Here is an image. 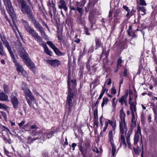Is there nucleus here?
<instances>
[{
    "label": "nucleus",
    "instance_id": "nucleus-19",
    "mask_svg": "<svg viewBox=\"0 0 157 157\" xmlns=\"http://www.w3.org/2000/svg\"><path fill=\"white\" fill-rule=\"evenodd\" d=\"M54 133V132L53 131H51L49 133L46 132L43 134L42 136H40V139L43 140H45L47 138L49 139L52 137V134Z\"/></svg>",
    "mask_w": 157,
    "mask_h": 157
},
{
    "label": "nucleus",
    "instance_id": "nucleus-41",
    "mask_svg": "<svg viewBox=\"0 0 157 157\" xmlns=\"http://www.w3.org/2000/svg\"><path fill=\"white\" fill-rule=\"evenodd\" d=\"M98 120H94V126L96 128L98 127Z\"/></svg>",
    "mask_w": 157,
    "mask_h": 157
},
{
    "label": "nucleus",
    "instance_id": "nucleus-16",
    "mask_svg": "<svg viewBox=\"0 0 157 157\" xmlns=\"http://www.w3.org/2000/svg\"><path fill=\"white\" fill-rule=\"evenodd\" d=\"M0 10L1 11V14L4 16V18H5V19L6 20L8 21L10 25L12 27L13 29V30L14 29V27L12 25V24L11 23V21L8 18V17L6 13V11H5V9L2 7H0Z\"/></svg>",
    "mask_w": 157,
    "mask_h": 157
},
{
    "label": "nucleus",
    "instance_id": "nucleus-17",
    "mask_svg": "<svg viewBox=\"0 0 157 157\" xmlns=\"http://www.w3.org/2000/svg\"><path fill=\"white\" fill-rule=\"evenodd\" d=\"M4 2L9 11H13V9L10 0H4Z\"/></svg>",
    "mask_w": 157,
    "mask_h": 157
},
{
    "label": "nucleus",
    "instance_id": "nucleus-54",
    "mask_svg": "<svg viewBox=\"0 0 157 157\" xmlns=\"http://www.w3.org/2000/svg\"><path fill=\"white\" fill-rule=\"evenodd\" d=\"M126 140L128 147L129 148L131 149V145L130 142V140Z\"/></svg>",
    "mask_w": 157,
    "mask_h": 157
},
{
    "label": "nucleus",
    "instance_id": "nucleus-25",
    "mask_svg": "<svg viewBox=\"0 0 157 157\" xmlns=\"http://www.w3.org/2000/svg\"><path fill=\"white\" fill-rule=\"evenodd\" d=\"M32 22L33 24L34 27L36 29H39L42 27V26L40 23L35 19H33Z\"/></svg>",
    "mask_w": 157,
    "mask_h": 157
},
{
    "label": "nucleus",
    "instance_id": "nucleus-9",
    "mask_svg": "<svg viewBox=\"0 0 157 157\" xmlns=\"http://www.w3.org/2000/svg\"><path fill=\"white\" fill-rule=\"evenodd\" d=\"M10 56L12 59L13 62L15 63L18 73H19L20 72L24 70L23 67L17 62L13 53L11 54V55Z\"/></svg>",
    "mask_w": 157,
    "mask_h": 157
},
{
    "label": "nucleus",
    "instance_id": "nucleus-43",
    "mask_svg": "<svg viewBox=\"0 0 157 157\" xmlns=\"http://www.w3.org/2000/svg\"><path fill=\"white\" fill-rule=\"evenodd\" d=\"M76 10L78 11V12L80 13V15L81 16L83 14V10L82 8H79L78 7H77Z\"/></svg>",
    "mask_w": 157,
    "mask_h": 157
},
{
    "label": "nucleus",
    "instance_id": "nucleus-24",
    "mask_svg": "<svg viewBox=\"0 0 157 157\" xmlns=\"http://www.w3.org/2000/svg\"><path fill=\"white\" fill-rule=\"evenodd\" d=\"M130 109L131 111L132 117H135V115L136 114V106L134 105L131 104Z\"/></svg>",
    "mask_w": 157,
    "mask_h": 157
},
{
    "label": "nucleus",
    "instance_id": "nucleus-39",
    "mask_svg": "<svg viewBox=\"0 0 157 157\" xmlns=\"http://www.w3.org/2000/svg\"><path fill=\"white\" fill-rule=\"evenodd\" d=\"M38 30L40 32V33L42 35H44V36L46 38V37H48L47 36L46 34L44 31L42 27Z\"/></svg>",
    "mask_w": 157,
    "mask_h": 157
},
{
    "label": "nucleus",
    "instance_id": "nucleus-27",
    "mask_svg": "<svg viewBox=\"0 0 157 157\" xmlns=\"http://www.w3.org/2000/svg\"><path fill=\"white\" fill-rule=\"evenodd\" d=\"M95 42L96 44V49H97L99 47H101L102 45L101 42L100 40L98 38H95Z\"/></svg>",
    "mask_w": 157,
    "mask_h": 157
},
{
    "label": "nucleus",
    "instance_id": "nucleus-58",
    "mask_svg": "<svg viewBox=\"0 0 157 157\" xmlns=\"http://www.w3.org/2000/svg\"><path fill=\"white\" fill-rule=\"evenodd\" d=\"M24 76H25L27 75L26 71L24 69L22 71L20 72Z\"/></svg>",
    "mask_w": 157,
    "mask_h": 157
},
{
    "label": "nucleus",
    "instance_id": "nucleus-5",
    "mask_svg": "<svg viewBox=\"0 0 157 157\" xmlns=\"http://www.w3.org/2000/svg\"><path fill=\"white\" fill-rule=\"evenodd\" d=\"M18 4L21 6V10L22 13L25 14L30 15L32 13L31 7L28 5L27 2L25 0H17Z\"/></svg>",
    "mask_w": 157,
    "mask_h": 157
},
{
    "label": "nucleus",
    "instance_id": "nucleus-11",
    "mask_svg": "<svg viewBox=\"0 0 157 157\" xmlns=\"http://www.w3.org/2000/svg\"><path fill=\"white\" fill-rule=\"evenodd\" d=\"M139 134L141 135V129L140 126L138 125L137 126V130L136 131V132L134 139V144L135 145L137 144L139 141Z\"/></svg>",
    "mask_w": 157,
    "mask_h": 157
},
{
    "label": "nucleus",
    "instance_id": "nucleus-32",
    "mask_svg": "<svg viewBox=\"0 0 157 157\" xmlns=\"http://www.w3.org/2000/svg\"><path fill=\"white\" fill-rule=\"evenodd\" d=\"M48 5L50 7H52L53 8V11L56 10V9L55 7V4L54 3L52 0L51 1H50V0H49L48 3Z\"/></svg>",
    "mask_w": 157,
    "mask_h": 157
},
{
    "label": "nucleus",
    "instance_id": "nucleus-60",
    "mask_svg": "<svg viewBox=\"0 0 157 157\" xmlns=\"http://www.w3.org/2000/svg\"><path fill=\"white\" fill-rule=\"evenodd\" d=\"M90 63H87L86 65V68L87 69L88 71H90Z\"/></svg>",
    "mask_w": 157,
    "mask_h": 157
},
{
    "label": "nucleus",
    "instance_id": "nucleus-18",
    "mask_svg": "<svg viewBox=\"0 0 157 157\" xmlns=\"http://www.w3.org/2000/svg\"><path fill=\"white\" fill-rule=\"evenodd\" d=\"M11 101L14 108L15 109L17 108L19 103L17 98L15 96H12Z\"/></svg>",
    "mask_w": 157,
    "mask_h": 157
},
{
    "label": "nucleus",
    "instance_id": "nucleus-37",
    "mask_svg": "<svg viewBox=\"0 0 157 157\" xmlns=\"http://www.w3.org/2000/svg\"><path fill=\"white\" fill-rule=\"evenodd\" d=\"M47 44L49 45L52 49L56 47L54 44L51 41H47Z\"/></svg>",
    "mask_w": 157,
    "mask_h": 157
},
{
    "label": "nucleus",
    "instance_id": "nucleus-23",
    "mask_svg": "<svg viewBox=\"0 0 157 157\" xmlns=\"http://www.w3.org/2000/svg\"><path fill=\"white\" fill-rule=\"evenodd\" d=\"M119 141L120 142V146L124 145L125 147H126L127 144L125 141V139L124 134H121V137L119 139Z\"/></svg>",
    "mask_w": 157,
    "mask_h": 157
},
{
    "label": "nucleus",
    "instance_id": "nucleus-49",
    "mask_svg": "<svg viewBox=\"0 0 157 157\" xmlns=\"http://www.w3.org/2000/svg\"><path fill=\"white\" fill-rule=\"evenodd\" d=\"M128 34L129 36H132L133 38H136L137 37V35L135 34V33H133V34H130V32L128 31Z\"/></svg>",
    "mask_w": 157,
    "mask_h": 157
},
{
    "label": "nucleus",
    "instance_id": "nucleus-35",
    "mask_svg": "<svg viewBox=\"0 0 157 157\" xmlns=\"http://www.w3.org/2000/svg\"><path fill=\"white\" fill-rule=\"evenodd\" d=\"M132 129H129L126 135V140H130V136L132 133Z\"/></svg>",
    "mask_w": 157,
    "mask_h": 157
},
{
    "label": "nucleus",
    "instance_id": "nucleus-12",
    "mask_svg": "<svg viewBox=\"0 0 157 157\" xmlns=\"http://www.w3.org/2000/svg\"><path fill=\"white\" fill-rule=\"evenodd\" d=\"M32 36L34 38L35 40L39 43L40 45L42 46L43 44L45 43V42L43 41L42 38L36 32L33 34Z\"/></svg>",
    "mask_w": 157,
    "mask_h": 157
},
{
    "label": "nucleus",
    "instance_id": "nucleus-53",
    "mask_svg": "<svg viewBox=\"0 0 157 157\" xmlns=\"http://www.w3.org/2000/svg\"><path fill=\"white\" fill-rule=\"evenodd\" d=\"M85 147L88 149V150L90 148V145L89 142H86L85 144Z\"/></svg>",
    "mask_w": 157,
    "mask_h": 157
},
{
    "label": "nucleus",
    "instance_id": "nucleus-29",
    "mask_svg": "<svg viewBox=\"0 0 157 157\" xmlns=\"http://www.w3.org/2000/svg\"><path fill=\"white\" fill-rule=\"evenodd\" d=\"M85 3L86 2L85 0H82V1L80 2H77L76 4L77 7L79 8L83 7Z\"/></svg>",
    "mask_w": 157,
    "mask_h": 157
},
{
    "label": "nucleus",
    "instance_id": "nucleus-61",
    "mask_svg": "<svg viewBox=\"0 0 157 157\" xmlns=\"http://www.w3.org/2000/svg\"><path fill=\"white\" fill-rule=\"evenodd\" d=\"M123 78L122 77L121 79L120 80L119 82V90H120L121 85L123 83Z\"/></svg>",
    "mask_w": 157,
    "mask_h": 157
},
{
    "label": "nucleus",
    "instance_id": "nucleus-50",
    "mask_svg": "<svg viewBox=\"0 0 157 157\" xmlns=\"http://www.w3.org/2000/svg\"><path fill=\"white\" fill-rule=\"evenodd\" d=\"M85 33L87 35H90V33L88 32V29L86 27H84Z\"/></svg>",
    "mask_w": 157,
    "mask_h": 157
},
{
    "label": "nucleus",
    "instance_id": "nucleus-38",
    "mask_svg": "<svg viewBox=\"0 0 157 157\" xmlns=\"http://www.w3.org/2000/svg\"><path fill=\"white\" fill-rule=\"evenodd\" d=\"M138 3L140 6H146L147 3L144 0H139V2Z\"/></svg>",
    "mask_w": 157,
    "mask_h": 157
},
{
    "label": "nucleus",
    "instance_id": "nucleus-14",
    "mask_svg": "<svg viewBox=\"0 0 157 157\" xmlns=\"http://www.w3.org/2000/svg\"><path fill=\"white\" fill-rule=\"evenodd\" d=\"M57 5L59 9H63L65 11L67 10V8L66 6V4L64 0H60L57 2Z\"/></svg>",
    "mask_w": 157,
    "mask_h": 157
},
{
    "label": "nucleus",
    "instance_id": "nucleus-31",
    "mask_svg": "<svg viewBox=\"0 0 157 157\" xmlns=\"http://www.w3.org/2000/svg\"><path fill=\"white\" fill-rule=\"evenodd\" d=\"M55 53L58 56H63L64 54L63 53L61 52L56 47L53 49Z\"/></svg>",
    "mask_w": 157,
    "mask_h": 157
},
{
    "label": "nucleus",
    "instance_id": "nucleus-22",
    "mask_svg": "<svg viewBox=\"0 0 157 157\" xmlns=\"http://www.w3.org/2000/svg\"><path fill=\"white\" fill-rule=\"evenodd\" d=\"M137 10L138 12H141L142 13H141L142 15H144L146 13V9L145 7L142 6H138L137 7Z\"/></svg>",
    "mask_w": 157,
    "mask_h": 157
},
{
    "label": "nucleus",
    "instance_id": "nucleus-15",
    "mask_svg": "<svg viewBox=\"0 0 157 157\" xmlns=\"http://www.w3.org/2000/svg\"><path fill=\"white\" fill-rule=\"evenodd\" d=\"M1 39L2 41L3 42V44L5 45V47L7 48L8 51H9L10 55H11V54H13L12 51L11 49V47L9 43L8 42L4 36H1Z\"/></svg>",
    "mask_w": 157,
    "mask_h": 157
},
{
    "label": "nucleus",
    "instance_id": "nucleus-20",
    "mask_svg": "<svg viewBox=\"0 0 157 157\" xmlns=\"http://www.w3.org/2000/svg\"><path fill=\"white\" fill-rule=\"evenodd\" d=\"M8 95L3 92H1L0 91V100L9 101Z\"/></svg>",
    "mask_w": 157,
    "mask_h": 157
},
{
    "label": "nucleus",
    "instance_id": "nucleus-56",
    "mask_svg": "<svg viewBox=\"0 0 157 157\" xmlns=\"http://www.w3.org/2000/svg\"><path fill=\"white\" fill-rule=\"evenodd\" d=\"M112 13L110 11L109 13V20L110 21L112 19Z\"/></svg>",
    "mask_w": 157,
    "mask_h": 157
},
{
    "label": "nucleus",
    "instance_id": "nucleus-7",
    "mask_svg": "<svg viewBox=\"0 0 157 157\" xmlns=\"http://www.w3.org/2000/svg\"><path fill=\"white\" fill-rule=\"evenodd\" d=\"M44 62H46L51 66L56 67L61 64L60 62L57 59H44Z\"/></svg>",
    "mask_w": 157,
    "mask_h": 157
},
{
    "label": "nucleus",
    "instance_id": "nucleus-2",
    "mask_svg": "<svg viewBox=\"0 0 157 157\" xmlns=\"http://www.w3.org/2000/svg\"><path fill=\"white\" fill-rule=\"evenodd\" d=\"M22 89L24 91L25 96L28 103L30 107L34 108V106L32 105V103L37 105V103L36 98L31 91L28 88L27 86L25 83H22Z\"/></svg>",
    "mask_w": 157,
    "mask_h": 157
},
{
    "label": "nucleus",
    "instance_id": "nucleus-45",
    "mask_svg": "<svg viewBox=\"0 0 157 157\" xmlns=\"http://www.w3.org/2000/svg\"><path fill=\"white\" fill-rule=\"evenodd\" d=\"M25 123V120H23L22 121H21V123H18V125L20 128H21L22 129H24L25 128L24 127L23 128L21 127L24 125Z\"/></svg>",
    "mask_w": 157,
    "mask_h": 157
},
{
    "label": "nucleus",
    "instance_id": "nucleus-46",
    "mask_svg": "<svg viewBox=\"0 0 157 157\" xmlns=\"http://www.w3.org/2000/svg\"><path fill=\"white\" fill-rule=\"evenodd\" d=\"M122 62L121 60V58L119 57L117 60V66L118 67L120 66H121V64Z\"/></svg>",
    "mask_w": 157,
    "mask_h": 157
},
{
    "label": "nucleus",
    "instance_id": "nucleus-52",
    "mask_svg": "<svg viewBox=\"0 0 157 157\" xmlns=\"http://www.w3.org/2000/svg\"><path fill=\"white\" fill-rule=\"evenodd\" d=\"M42 155L43 157H48V152L45 151L42 152Z\"/></svg>",
    "mask_w": 157,
    "mask_h": 157
},
{
    "label": "nucleus",
    "instance_id": "nucleus-40",
    "mask_svg": "<svg viewBox=\"0 0 157 157\" xmlns=\"http://www.w3.org/2000/svg\"><path fill=\"white\" fill-rule=\"evenodd\" d=\"M83 143V140L82 139H80L79 140V143L78 144V146L79 147V149L81 148V151L82 150V144Z\"/></svg>",
    "mask_w": 157,
    "mask_h": 157
},
{
    "label": "nucleus",
    "instance_id": "nucleus-57",
    "mask_svg": "<svg viewBox=\"0 0 157 157\" xmlns=\"http://www.w3.org/2000/svg\"><path fill=\"white\" fill-rule=\"evenodd\" d=\"M123 7L127 12L130 11V10L128 8V7L126 6H123Z\"/></svg>",
    "mask_w": 157,
    "mask_h": 157
},
{
    "label": "nucleus",
    "instance_id": "nucleus-42",
    "mask_svg": "<svg viewBox=\"0 0 157 157\" xmlns=\"http://www.w3.org/2000/svg\"><path fill=\"white\" fill-rule=\"evenodd\" d=\"M3 89L5 93H7L9 92L8 85L6 84H4L3 86Z\"/></svg>",
    "mask_w": 157,
    "mask_h": 157
},
{
    "label": "nucleus",
    "instance_id": "nucleus-55",
    "mask_svg": "<svg viewBox=\"0 0 157 157\" xmlns=\"http://www.w3.org/2000/svg\"><path fill=\"white\" fill-rule=\"evenodd\" d=\"M107 121L109 124L111 125V126L113 125L115 123L113 121H110L109 120H108Z\"/></svg>",
    "mask_w": 157,
    "mask_h": 157
},
{
    "label": "nucleus",
    "instance_id": "nucleus-30",
    "mask_svg": "<svg viewBox=\"0 0 157 157\" xmlns=\"http://www.w3.org/2000/svg\"><path fill=\"white\" fill-rule=\"evenodd\" d=\"M0 55L4 56L5 55V52L3 50V46L2 42L0 40Z\"/></svg>",
    "mask_w": 157,
    "mask_h": 157
},
{
    "label": "nucleus",
    "instance_id": "nucleus-6",
    "mask_svg": "<svg viewBox=\"0 0 157 157\" xmlns=\"http://www.w3.org/2000/svg\"><path fill=\"white\" fill-rule=\"evenodd\" d=\"M109 140L112 147V156H115V153L116 151V147L113 143V132L112 131H109Z\"/></svg>",
    "mask_w": 157,
    "mask_h": 157
},
{
    "label": "nucleus",
    "instance_id": "nucleus-51",
    "mask_svg": "<svg viewBox=\"0 0 157 157\" xmlns=\"http://www.w3.org/2000/svg\"><path fill=\"white\" fill-rule=\"evenodd\" d=\"M7 106L3 104L0 103V109H6L7 108Z\"/></svg>",
    "mask_w": 157,
    "mask_h": 157
},
{
    "label": "nucleus",
    "instance_id": "nucleus-4",
    "mask_svg": "<svg viewBox=\"0 0 157 157\" xmlns=\"http://www.w3.org/2000/svg\"><path fill=\"white\" fill-rule=\"evenodd\" d=\"M120 120L119 121L120 132L121 134H124L125 131L127 130L126 123L125 121V114L122 108L120 111Z\"/></svg>",
    "mask_w": 157,
    "mask_h": 157
},
{
    "label": "nucleus",
    "instance_id": "nucleus-26",
    "mask_svg": "<svg viewBox=\"0 0 157 157\" xmlns=\"http://www.w3.org/2000/svg\"><path fill=\"white\" fill-rule=\"evenodd\" d=\"M136 126V121L135 120V117H132L131 120V128L130 129H132V130L133 128Z\"/></svg>",
    "mask_w": 157,
    "mask_h": 157
},
{
    "label": "nucleus",
    "instance_id": "nucleus-64",
    "mask_svg": "<svg viewBox=\"0 0 157 157\" xmlns=\"http://www.w3.org/2000/svg\"><path fill=\"white\" fill-rule=\"evenodd\" d=\"M42 25H44V26H45L48 29H49V27L47 25L44 21H43L42 22Z\"/></svg>",
    "mask_w": 157,
    "mask_h": 157
},
{
    "label": "nucleus",
    "instance_id": "nucleus-44",
    "mask_svg": "<svg viewBox=\"0 0 157 157\" xmlns=\"http://www.w3.org/2000/svg\"><path fill=\"white\" fill-rule=\"evenodd\" d=\"M116 93V90L114 87H112L111 89V93L113 95H115Z\"/></svg>",
    "mask_w": 157,
    "mask_h": 157
},
{
    "label": "nucleus",
    "instance_id": "nucleus-28",
    "mask_svg": "<svg viewBox=\"0 0 157 157\" xmlns=\"http://www.w3.org/2000/svg\"><path fill=\"white\" fill-rule=\"evenodd\" d=\"M82 150L81 151V148H79L80 151L81 152L83 156L85 157L87 153V151L88 150L85 147H82Z\"/></svg>",
    "mask_w": 157,
    "mask_h": 157
},
{
    "label": "nucleus",
    "instance_id": "nucleus-13",
    "mask_svg": "<svg viewBox=\"0 0 157 157\" xmlns=\"http://www.w3.org/2000/svg\"><path fill=\"white\" fill-rule=\"evenodd\" d=\"M128 95V91L126 90L124 95L122 96L121 98L119 99V101L121 103V105L125 103L126 105L127 103V99Z\"/></svg>",
    "mask_w": 157,
    "mask_h": 157
},
{
    "label": "nucleus",
    "instance_id": "nucleus-1",
    "mask_svg": "<svg viewBox=\"0 0 157 157\" xmlns=\"http://www.w3.org/2000/svg\"><path fill=\"white\" fill-rule=\"evenodd\" d=\"M68 94L67 96L66 105L68 106L69 111H70L73 107V98L74 93L71 90V85L72 88H74L76 85L75 80H71V73L69 71L68 73Z\"/></svg>",
    "mask_w": 157,
    "mask_h": 157
},
{
    "label": "nucleus",
    "instance_id": "nucleus-63",
    "mask_svg": "<svg viewBox=\"0 0 157 157\" xmlns=\"http://www.w3.org/2000/svg\"><path fill=\"white\" fill-rule=\"evenodd\" d=\"M76 144L75 143H73L71 144V147L73 148V151H74L75 149V147L76 146Z\"/></svg>",
    "mask_w": 157,
    "mask_h": 157
},
{
    "label": "nucleus",
    "instance_id": "nucleus-21",
    "mask_svg": "<svg viewBox=\"0 0 157 157\" xmlns=\"http://www.w3.org/2000/svg\"><path fill=\"white\" fill-rule=\"evenodd\" d=\"M42 46L44 48V52L50 56H52V52L50 50H49L46 43H44L43 44Z\"/></svg>",
    "mask_w": 157,
    "mask_h": 157
},
{
    "label": "nucleus",
    "instance_id": "nucleus-59",
    "mask_svg": "<svg viewBox=\"0 0 157 157\" xmlns=\"http://www.w3.org/2000/svg\"><path fill=\"white\" fill-rule=\"evenodd\" d=\"M57 37L58 40L60 41H61L62 40V37L60 33H58Z\"/></svg>",
    "mask_w": 157,
    "mask_h": 157
},
{
    "label": "nucleus",
    "instance_id": "nucleus-33",
    "mask_svg": "<svg viewBox=\"0 0 157 157\" xmlns=\"http://www.w3.org/2000/svg\"><path fill=\"white\" fill-rule=\"evenodd\" d=\"M109 101L108 99L107 98H104L103 99V101L101 103V107L103 108L105 105H107Z\"/></svg>",
    "mask_w": 157,
    "mask_h": 157
},
{
    "label": "nucleus",
    "instance_id": "nucleus-47",
    "mask_svg": "<svg viewBox=\"0 0 157 157\" xmlns=\"http://www.w3.org/2000/svg\"><path fill=\"white\" fill-rule=\"evenodd\" d=\"M108 124H109L108 122L107 121L105 122V126L104 127L103 129V132H104L106 131V129L108 127Z\"/></svg>",
    "mask_w": 157,
    "mask_h": 157
},
{
    "label": "nucleus",
    "instance_id": "nucleus-3",
    "mask_svg": "<svg viewBox=\"0 0 157 157\" xmlns=\"http://www.w3.org/2000/svg\"><path fill=\"white\" fill-rule=\"evenodd\" d=\"M18 54L23 59L25 64L31 68H35V66L28 56V54L25 52V50L21 45L18 49Z\"/></svg>",
    "mask_w": 157,
    "mask_h": 157
},
{
    "label": "nucleus",
    "instance_id": "nucleus-34",
    "mask_svg": "<svg viewBox=\"0 0 157 157\" xmlns=\"http://www.w3.org/2000/svg\"><path fill=\"white\" fill-rule=\"evenodd\" d=\"M89 20L91 24V29H92L94 23V19H93V17L91 16H89Z\"/></svg>",
    "mask_w": 157,
    "mask_h": 157
},
{
    "label": "nucleus",
    "instance_id": "nucleus-48",
    "mask_svg": "<svg viewBox=\"0 0 157 157\" xmlns=\"http://www.w3.org/2000/svg\"><path fill=\"white\" fill-rule=\"evenodd\" d=\"M140 143H141V145H142V153L141 154V156L142 157H143V142H142V136H141V140H140Z\"/></svg>",
    "mask_w": 157,
    "mask_h": 157
},
{
    "label": "nucleus",
    "instance_id": "nucleus-62",
    "mask_svg": "<svg viewBox=\"0 0 157 157\" xmlns=\"http://www.w3.org/2000/svg\"><path fill=\"white\" fill-rule=\"evenodd\" d=\"M136 12V10H135L132 9L131 11L130 12V15L132 16L134 15V13Z\"/></svg>",
    "mask_w": 157,
    "mask_h": 157
},
{
    "label": "nucleus",
    "instance_id": "nucleus-8",
    "mask_svg": "<svg viewBox=\"0 0 157 157\" xmlns=\"http://www.w3.org/2000/svg\"><path fill=\"white\" fill-rule=\"evenodd\" d=\"M21 21L25 30L31 35L36 32L34 29L29 26L27 22L24 20H22Z\"/></svg>",
    "mask_w": 157,
    "mask_h": 157
},
{
    "label": "nucleus",
    "instance_id": "nucleus-10",
    "mask_svg": "<svg viewBox=\"0 0 157 157\" xmlns=\"http://www.w3.org/2000/svg\"><path fill=\"white\" fill-rule=\"evenodd\" d=\"M9 12L10 15L11 16L13 21V24H12V25L14 27V30L15 31V29H16L18 31V28L15 22V20L16 19L17 17L16 13L15 12L13 9V11Z\"/></svg>",
    "mask_w": 157,
    "mask_h": 157
},
{
    "label": "nucleus",
    "instance_id": "nucleus-36",
    "mask_svg": "<svg viewBox=\"0 0 157 157\" xmlns=\"http://www.w3.org/2000/svg\"><path fill=\"white\" fill-rule=\"evenodd\" d=\"M98 112L97 109H95L94 112V120H98Z\"/></svg>",
    "mask_w": 157,
    "mask_h": 157
}]
</instances>
